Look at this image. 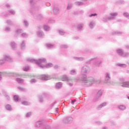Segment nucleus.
I'll return each instance as SVG.
<instances>
[{"label":"nucleus","instance_id":"obj_63","mask_svg":"<svg viewBox=\"0 0 129 129\" xmlns=\"http://www.w3.org/2000/svg\"><path fill=\"white\" fill-rule=\"evenodd\" d=\"M125 47L126 49L129 51V45H126L125 46Z\"/></svg>","mask_w":129,"mask_h":129},{"label":"nucleus","instance_id":"obj_50","mask_svg":"<svg viewBox=\"0 0 129 129\" xmlns=\"http://www.w3.org/2000/svg\"><path fill=\"white\" fill-rule=\"evenodd\" d=\"M6 73L0 72V81L3 79V76L5 75Z\"/></svg>","mask_w":129,"mask_h":129},{"label":"nucleus","instance_id":"obj_28","mask_svg":"<svg viewBox=\"0 0 129 129\" xmlns=\"http://www.w3.org/2000/svg\"><path fill=\"white\" fill-rule=\"evenodd\" d=\"M113 35H117V36H120V35H122V32L114 31L113 32Z\"/></svg>","mask_w":129,"mask_h":129},{"label":"nucleus","instance_id":"obj_17","mask_svg":"<svg viewBox=\"0 0 129 129\" xmlns=\"http://www.w3.org/2000/svg\"><path fill=\"white\" fill-rule=\"evenodd\" d=\"M53 11L54 15H58V14H59V13L60 12L59 8H54Z\"/></svg>","mask_w":129,"mask_h":129},{"label":"nucleus","instance_id":"obj_44","mask_svg":"<svg viewBox=\"0 0 129 129\" xmlns=\"http://www.w3.org/2000/svg\"><path fill=\"white\" fill-rule=\"evenodd\" d=\"M100 99V97L99 96H96L94 99V101H98Z\"/></svg>","mask_w":129,"mask_h":129},{"label":"nucleus","instance_id":"obj_10","mask_svg":"<svg viewBox=\"0 0 129 129\" xmlns=\"http://www.w3.org/2000/svg\"><path fill=\"white\" fill-rule=\"evenodd\" d=\"M117 13H112L110 14V17H108V20L109 21H113V20H115V17L117 16Z\"/></svg>","mask_w":129,"mask_h":129},{"label":"nucleus","instance_id":"obj_24","mask_svg":"<svg viewBox=\"0 0 129 129\" xmlns=\"http://www.w3.org/2000/svg\"><path fill=\"white\" fill-rule=\"evenodd\" d=\"M116 66H118V67H120L121 68H126V65L125 64L116 63Z\"/></svg>","mask_w":129,"mask_h":129},{"label":"nucleus","instance_id":"obj_21","mask_svg":"<svg viewBox=\"0 0 129 129\" xmlns=\"http://www.w3.org/2000/svg\"><path fill=\"white\" fill-rule=\"evenodd\" d=\"M6 109L7 110H8L9 111H11L13 108H12V105L10 104H7L6 105Z\"/></svg>","mask_w":129,"mask_h":129},{"label":"nucleus","instance_id":"obj_32","mask_svg":"<svg viewBox=\"0 0 129 129\" xmlns=\"http://www.w3.org/2000/svg\"><path fill=\"white\" fill-rule=\"evenodd\" d=\"M3 94L5 96V97L7 99V100H10L11 99V97H10V96L7 93H3Z\"/></svg>","mask_w":129,"mask_h":129},{"label":"nucleus","instance_id":"obj_26","mask_svg":"<svg viewBox=\"0 0 129 129\" xmlns=\"http://www.w3.org/2000/svg\"><path fill=\"white\" fill-rule=\"evenodd\" d=\"M23 25L26 27V28H28L29 27V22L27 21L26 20H24L23 21Z\"/></svg>","mask_w":129,"mask_h":129},{"label":"nucleus","instance_id":"obj_37","mask_svg":"<svg viewBox=\"0 0 129 129\" xmlns=\"http://www.w3.org/2000/svg\"><path fill=\"white\" fill-rule=\"evenodd\" d=\"M8 14L10 15H16V11H15L14 10H11L10 11H8Z\"/></svg>","mask_w":129,"mask_h":129},{"label":"nucleus","instance_id":"obj_60","mask_svg":"<svg viewBox=\"0 0 129 129\" xmlns=\"http://www.w3.org/2000/svg\"><path fill=\"white\" fill-rule=\"evenodd\" d=\"M76 99H74V100H71V103H72V104H74V102H76Z\"/></svg>","mask_w":129,"mask_h":129},{"label":"nucleus","instance_id":"obj_56","mask_svg":"<svg viewBox=\"0 0 129 129\" xmlns=\"http://www.w3.org/2000/svg\"><path fill=\"white\" fill-rule=\"evenodd\" d=\"M95 124L100 125L102 124V122H101L100 121H98L95 122Z\"/></svg>","mask_w":129,"mask_h":129},{"label":"nucleus","instance_id":"obj_57","mask_svg":"<svg viewBox=\"0 0 129 129\" xmlns=\"http://www.w3.org/2000/svg\"><path fill=\"white\" fill-rule=\"evenodd\" d=\"M29 69H30V68L29 67H26L24 68L23 70L24 71H28V70H29Z\"/></svg>","mask_w":129,"mask_h":129},{"label":"nucleus","instance_id":"obj_5","mask_svg":"<svg viewBox=\"0 0 129 129\" xmlns=\"http://www.w3.org/2000/svg\"><path fill=\"white\" fill-rule=\"evenodd\" d=\"M30 4L32 6L30 9V13H34V12H38V8L34 6L37 5V0H30Z\"/></svg>","mask_w":129,"mask_h":129},{"label":"nucleus","instance_id":"obj_16","mask_svg":"<svg viewBox=\"0 0 129 129\" xmlns=\"http://www.w3.org/2000/svg\"><path fill=\"white\" fill-rule=\"evenodd\" d=\"M38 37H40V38H44L45 37V34L43 31H38L37 32Z\"/></svg>","mask_w":129,"mask_h":129},{"label":"nucleus","instance_id":"obj_48","mask_svg":"<svg viewBox=\"0 0 129 129\" xmlns=\"http://www.w3.org/2000/svg\"><path fill=\"white\" fill-rule=\"evenodd\" d=\"M6 62L5 59H0V66L4 65L5 63Z\"/></svg>","mask_w":129,"mask_h":129},{"label":"nucleus","instance_id":"obj_35","mask_svg":"<svg viewBox=\"0 0 129 129\" xmlns=\"http://www.w3.org/2000/svg\"><path fill=\"white\" fill-rule=\"evenodd\" d=\"M58 33L60 36H64L65 31L63 30H58Z\"/></svg>","mask_w":129,"mask_h":129},{"label":"nucleus","instance_id":"obj_12","mask_svg":"<svg viewBox=\"0 0 129 129\" xmlns=\"http://www.w3.org/2000/svg\"><path fill=\"white\" fill-rule=\"evenodd\" d=\"M107 105V102H105L102 103H101L100 105H98L96 109L97 110H100L102 107H104L105 106H106Z\"/></svg>","mask_w":129,"mask_h":129},{"label":"nucleus","instance_id":"obj_52","mask_svg":"<svg viewBox=\"0 0 129 129\" xmlns=\"http://www.w3.org/2000/svg\"><path fill=\"white\" fill-rule=\"evenodd\" d=\"M31 115H32V113L31 112H28L26 114V117H30L31 116Z\"/></svg>","mask_w":129,"mask_h":129},{"label":"nucleus","instance_id":"obj_58","mask_svg":"<svg viewBox=\"0 0 129 129\" xmlns=\"http://www.w3.org/2000/svg\"><path fill=\"white\" fill-rule=\"evenodd\" d=\"M43 129H51V127L50 126H46L43 127Z\"/></svg>","mask_w":129,"mask_h":129},{"label":"nucleus","instance_id":"obj_2","mask_svg":"<svg viewBox=\"0 0 129 129\" xmlns=\"http://www.w3.org/2000/svg\"><path fill=\"white\" fill-rule=\"evenodd\" d=\"M90 72V68L88 66L84 65L81 69V80L85 83V81H87V76L86 74H88Z\"/></svg>","mask_w":129,"mask_h":129},{"label":"nucleus","instance_id":"obj_20","mask_svg":"<svg viewBox=\"0 0 129 129\" xmlns=\"http://www.w3.org/2000/svg\"><path fill=\"white\" fill-rule=\"evenodd\" d=\"M118 108H119V109L120 110H125V109H126V106H125L124 105H121L118 106Z\"/></svg>","mask_w":129,"mask_h":129},{"label":"nucleus","instance_id":"obj_49","mask_svg":"<svg viewBox=\"0 0 129 129\" xmlns=\"http://www.w3.org/2000/svg\"><path fill=\"white\" fill-rule=\"evenodd\" d=\"M22 37L23 38H27L28 37V34L26 33H23L21 34Z\"/></svg>","mask_w":129,"mask_h":129},{"label":"nucleus","instance_id":"obj_30","mask_svg":"<svg viewBox=\"0 0 129 129\" xmlns=\"http://www.w3.org/2000/svg\"><path fill=\"white\" fill-rule=\"evenodd\" d=\"M4 31L6 32V33H10V32L12 31V29H11L10 26H7L5 29Z\"/></svg>","mask_w":129,"mask_h":129},{"label":"nucleus","instance_id":"obj_36","mask_svg":"<svg viewBox=\"0 0 129 129\" xmlns=\"http://www.w3.org/2000/svg\"><path fill=\"white\" fill-rule=\"evenodd\" d=\"M70 73L71 75H76L77 74L76 71H75L74 70H72L70 71Z\"/></svg>","mask_w":129,"mask_h":129},{"label":"nucleus","instance_id":"obj_61","mask_svg":"<svg viewBox=\"0 0 129 129\" xmlns=\"http://www.w3.org/2000/svg\"><path fill=\"white\" fill-rule=\"evenodd\" d=\"M72 8V6L68 5L67 7V10H70Z\"/></svg>","mask_w":129,"mask_h":129},{"label":"nucleus","instance_id":"obj_8","mask_svg":"<svg viewBox=\"0 0 129 129\" xmlns=\"http://www.w3.org/2000/svg\"><path fill=\"white\" fill-rule=\"evenodd\" d=\"M119 84L122 87H129V82L125 81L123 77H121L119 79Z\"/></svg>","mask_w":129,"mask_h":129},{"label":"nucleus","instance_id":"obj_13","mask_svg":"<svg viewBox=\"0 0 129 129\" xmlns=\"http://www.w3.org/2000/svg\"><path fill=\"white\" fill-rule=\"evenodd\" d=\"M44 125V123L42 121H38L36 122L35 126L36 127H41V126H43Z\"/></svg>","mask_w":129,"mask_h":129},{"label":"nucleus","instance_id":"obj_14","mask_svg":"<svg viewBox=\"0 0 129 129\" xmlns=\"http://www.w3.org/2000/svg\"><path fill=\"white\" fill-rule=\"evenodd\" d=\"M10 45L13 50H16L17 49V43L15 41H11Z\"/></svg>","mask_w":129,"mask_h":129},{"label":"nucleus","instance_id":"obj_38","mask_svg":"<svg viewBox=\"0 0 129 129\" xmlns=\"http://www.w3.org/2000/svg\"><path fill=\"white\" fill-rule=\"evenodd\" d=\"M62 81H68L69 79H68L67 76L64 75V76H63L62 78Z\"/></svg>","mask_w":129,"mask_h":129},{"label":"nucleus","instance_id":"obj_3","mask_svg":"<svg viewBox=\"0 0 129 129\" xmlns=\"http://www.w3.org/2000/svg\"><path fill=\"white\" fill-rule=\"evenodd\" d=\"M100 83H101V79H98L95 80L93 77H90L87 79V81H85V85L91 86L92 84H100Z\"/></svg>","mask_w":129,"mask_h":129},{"label":"nucleus","instance_id":"obj_27","mask_svg":"<svg viewBox=\"0 0 129 129\" xmlns=\"http://www.w3.org/2000/svg\"><path fill=\"white\" fill-rule=\"evenodd\" d=\"M6 23L9 26H14V22L11 20H7Z\"/></svg>","mask_w":129,"mask_h":129},{"label":"nucleus","instance_id":"obj_29","mask_svg":"<svg viewBox=\"0 0 129 129\" xmlns=\"http://www.w3.org/2000/svg\"><path fill=\"white\" fill-rule=\"evenodd\" d=\"M89 26L91 29H93V28L95 27V23L93 21H92L90 23Z\"/></svg>","mask_w":129,"mask_h":129},{"label":"nucleus","instance_id":"obj_41","mask_svg":"<svg viewBox=\"0 0 129 129\" xmlns=\"http://www.w3.org/2000/svg\"><path fill=\"white\" fill-rule=\"evenodd\" d=\"M123 16L129 20V14L127 12H124L123 13Z\"/></svg>","mask_w":129,"mask_h":129},{"label":"nucleus","instance_id":"obj_51","mask_svg":"<svg viewBox=\"0 0 129 129\" xmlns=\"http://www.w3.org/2000/svg\"><path fill=\"white\" fill-rule=\"evenodd\" d=\"M17 34H21V33H23V29H18L16 30Z\"/></svg>","mask_w":129,"mask_h":129},{"label":"nucleus","instance_id":"obj_54","mask_svg":"<svg viewBox=\"0 0 129 129\" xmlns=\"http://www.w3.org/2000/svg\"><path fill=\"white\" fill-rule=\"evenodd\" d=\"M31 83L32 84H34V83H36V82H37V81L36 80V79H33L30 81Z\"/></svg>","mask_w":129,"mask_h":129},{"label":"nucleus","instance_id":"obj_59","mask_svg":"<svg viewBox=\"0 0 129 129\" xmlns=\"http://www.w3.org/2000/svg\"><path fill=\"white\" fill-rule=\"evenodd\" d=\"M73 40H78L79 39V37L75 36L73 37Z\"/></svg>","mask_w":129,"mask_h":129},{"label":"nucleus","instance_id":"obj_62","mask_svg":"<svg viewBox=\"0 0 129 129\" xmlns=\"http://www.w3.org/2000/svg\"><path fill=\"white\" fill-rule=\"evenodd\" d=\"M54 69H58V68H59V66H58V65H55V66L54 67Z\"/></svg>","mask_w":129,"mask_h":129},{"label":"nucleus","instance_id":"obj_18","mask_svg":"<svg viewBox=\"0 0 129 129\" xmlns=\"http://www.w3.org/2000/svg\"><path fill=\"white\" fill-rule=\"evenodd\" d=\"M73 59L74 60H76V61H83V60H84V57H73Z\"/></svg>","mask_w":129,"mask_h":129},{"label":"nucleus","instance_id":"obj_9","mask_svg":"<svg viewBox=\"0 0 129 129\" xmlns=\"http://www.w3.org/2000/svg\"><path fill=\"white\" fill-rule=\"evenodd\" d=\"M3 57L5 61H7L8 62H13V58H12L9 54H4Z\"/></svg>","mask_w":129,"mask_h":129},{"label":"nucleus","instance_id":"obj_15","mask_svg":"<svg viewBox=\"0 0 129 129\" xmlns=\"http://www.w3.org/2000/svg\"><path fill=\"white\" fill-rule=\"evenodd\" d=\"M20 47L22 50H25L26 49V41L25 40L22 41L20 43Z\"/></svg>","mask_w":129,"mask_h":129},{"label":"nucleus","instance_id":"obj_55","mask_svg":"<svg viewBox=\"0 0 129 129\" xmlns=\"http://www.w3.org/2000/svg\"><path fill=\"white\" fill-rule=\"evenodd\" d=\"M96 16H97V14L94 13V14H92L90 15L89 16V17H90V18H91L92 17H96Z\"/></svg>","mask_w":129,"mask_h":129},{"label":"nucleus","instance_id":"obj_6","mask_svg":"<svg viewBox=\"0 0 129 129\" xmlns=\"http://www.w3.org/2000/svg\"><path fill=\"white\" fill-rule=\"evenodd\" d=\"M116 53L119 56L123 57V58L128 57L129 56V52H125L121 48H117L116 49Z\"/></svg>","mask_w":129,"mask_h":129},{"label":"nucleus","instance_id":"obj_40","mask_svg":"<svg viewBox=\"0 0 129 129\" xmlns=\"http://www.w3.org/2000/svg\"><path fill=\"white\" fill-rule=\"evenodd\" d=\"M101 63V61L100 60H97L95 63L94 65L96 67H97V66L99 67V65Z\"/></svg>","mask_w":129,"mask_h":129},{"label":"nucleus","instance_id":"obj_46","mask_svg":"<svg viewBox=\"0 0 129 129\" xmlns=\"http://www.w3.org/2000/svg\"><path fill=\"white\" fill-rule=\"evenodd\" d=\"M102 21L103 22H105V23H106V22H108V21L109 20H108V17H103Z\"/></svg>","mask_w":129,"mask_h":129},{"label":"nucleus","instance_id":"obj_31","mask_svg":"<svg viewBox=\"0 0 129 129\" xmlns=\"http://www.w3.org/2000/svg\"><path fill=\"white\" fill-rule=\"evenodd\" d=\"M43 28L44 31H50V30H51V28H50V27H49V26L48 25H44Z\"/></svg>","mask_w":129,"mask_h":129},{"label":"nucleus","instance_id":"obj_1","mask_svg":"<svg viewBox=\"0 0 129 129\" xmlns=\"http://www.w3.org/2000/svg\"><path fill=\"white\" fill-rule=\"evenodd\" d=\"M27 61L30 62L31 63H34L36 64L41 69H45V68H50V67H53V64L52 63H46L47 60L45 58H40L38 60L27 58Z\"/></svg>","mask_w":129,"mask_h":129},{"label":"nucleus","instance_id":"obj_47","mask_svg":"<svg viewBox=\"0 0 129 129\" xmlns=\"http://www.w3.org/2000/svg\"><path fill=\"white\" fill-rule=\"evenodd\" d=\"M18 89L20 90V91H23V92H25L26 91V89L22 88L21 87H18Z\"/></svg>","mask_w":129,"mask_h":129},{"label":"nucleus","instance_id":"obj_23","mask_svg":"<svg viewBox=\"0 0 129 129\" xmlns=\"http://www.w3.org/2000/svg\"><path fill=\"white\" fill-rule=\"evenodd\" d=\"M16 81L18 83H20V84H23L24 83V79L21 78H17Z\"/></svg>","mask_w":129,"mask_h":129},{"label":"nucleus","instance_id":"obj_42","mask_svg":"<svg viewBox=\"0 0 129 129\" xmlns=\"http://www.w3.org/2000/svg\"><path fill=\"white\" fill-rule=\"evenodd\" d=\"M97 96H100V97H101V95H102V91L99 90L97 93Z\"/></svg>","mask_w":129,"mask_h":129},{"label":"nucleus","instance_id":"obj_33","mask_svg":"<svg viewBox=\"0 0 129 129\" xmlns=\"http://www.w3.org/2000/svg\"><path fill=\"white\" fill-rule=\"evenodd\" d=\"M22 104H23V105H31V104H32L31 102L26 101L22 102Z\"/></svg>","mask_w":129,"mask_h":129},{"label":"nucleus","instance_id":"obj_19","mask_svg":"<svg viewBox=\"0 0 129 129\" xmlns=\"http://www.w3.org/2000/svg\"><path fill=\"white\" fill-rule=\"evenodd\" d=\"M62 83L59 82L57 83L55 85V87L57 89H60V88H62Z\"/></svg>","mask_w":129,"mask_h":129},{"label":"nucleus","instance_id":"obj_43","mask_svg":"<svg viewBox=\"0 0 129 129\" xmlns=\"http://www.w3.org/2000/svg\"><path fill=\"white\" fill-rule=\"evenodd\" d=\"M14 99L15 101H16V102H18V101H19V96H18L17 95H14Z\"/></svg>","mask_w":129,"mask_h":129},{"label":"nucleus","instance_id":"obj_7","mask_svg":"<svg viewBox=\"0 0 129 129\" xmlns=\"http://www.w3.org/2000/svg\"><path fill=\"white\" fill-rule=\"evenodd\" d=\"M74 118L72 116H67L63 118V122L64 124H71L73 123Z\"/></svg>","mask_w":129,"mask_h":129},{"label":"nucleus","instance_id":"obj_4","mask_svg":"<svg viewBox=\"0 0 129 129\" xmlns=\"http://www.w3.org/2000/svg\"><path fill=\"white\" fill-rule=\"evenodd\" d=\"M104 83L107 84V85H111L113 84V82L111 80V76L110 75V73L106 72L104 76Z\"/></svg>","mask_w":129,"mask_h":129},{"label":"nucleus","instance_id":"obj_45","mask_svg":"<svg viewBox=\"0 0 129 129\" xmlns=\"http://www.w3.org/2000/svg\"><path fill=\"white\" fill-rule=\"evenodd\" d=\"M61 48H62L63 49H68V48H69L68 45H66V44H62L61 45H60Z\"/></svg>","mask_w":129,"mask_h":129},{"label":"nucleus","instance_id":"obj_22","mask_svg":"<svg viewBox=\"0 0 129 129\" xmlns=\"http://www.w3.org/2000/svg\"><path fill=\"white\" fill-rule=\"evenodd\" d=\"M83 24H79L77 25V29L78 31H80V30H82L84 27Z\"/></svg>","mask_w":129,"mask_h":129},{"label":"nucleus","instance_id":"obj_64","mask_svg":"<svg viewBox=\"0 0 129 129\" xmlns=\"http://www.w3.org/2000/svg\"><path fill=\"white\" fill-rule=\"evenodd\" d=\"M6 7L7 8H8V9H10L11 8V5H10L9 4H7Z\"/></svg>","mask_w":129,"mask_h":129},{"label":"nucleus","instance_id":"obj_53","mask_svg":"<svg viewBox=\"0 0 129 129\" xmlns=\"http://www.w3.org/2000/svg\"><path fill=\"white\" fill-rule=\"evenodd\" d=\"M36 17L38 20H41L42 19V18H43V16L41 14L37 15Z\"/></svg>","mask_w":129,"mask_h":129},{"label":"nucleus","instance_id":"obj_34","mask_svg":"<svg viewBox=\"0 0 129 129\" xmlns=\"http://www.w3.org/2000/svg\"><path fill=\"white\" fill-rule=\"evenodd\" d=\"M38 98L40 102H44V97H43L42 95H39Z\"/></svg>","mask_w":129,"mask_h":129},{"label":"nucleus","instance_id":"obj_25","mask_svg":"<svg viewBox=\"0 0 129 129\" xmlns=\"http://www.w3.org/2000/svg\"><path fill=\"white\" fill-rule=\"evenodd\" d=\"M75 5L77 7H80V6H83V5H84V3L81 2H76L75 3Z\"/></svg>","mask_w":129,"mask_h":129},{"label":"nucleus","instance_id":"obj_11","mask_svg":"<svg viewBox=\"0 0 129 129\" xmlns=\"http://www.w3.org/2000/svg\"><path fill=\"white\" fill-rule=\"evenodd\" d=\"M40 79L47 81V80L51 79V76L48 75H42L40 76Z\"/></svg>","mask_w":129,"mask_h":129},{"label":"nucleus","instance_id":"obj_39","mask_svg":"<svg viewBox=\"0 0 129 129\" xmlns=\"http://www.w3.org/2000/svg\"><path fill=\"white\" fill-rule=\"evenodd\" d=\"M46 46L48 48V49H52L53 47H54V45L51 44L50 43L46 44Z\"/></svg>","mask_w":129,"mask_h":129}]
</instances>
